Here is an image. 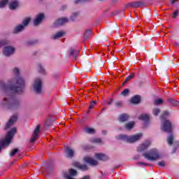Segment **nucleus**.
Masks as SVG:
<instances>
[{"instance_id": "nucleus-32", "label": "nucleus", "mask_w": 179, "mask_h": 179, "mask_svg": "<svg viewBox=\"0 0 179 179\" xmlns=\"http://www.w3.org/2000/svg\"><path fill=\"white\" fill-rule=\"evenodd\" d=\"M173 134H170L167 138L168 144L172 145L173 144Z\"/></svg>"}, {"instance_id": "nucleus-23", "label": "nucleus", "mask_w": 179, "mask_h": 179, "mask_svg": "<svg viewBox=\"0 0 179 179\" xmlns=\"http://www.w3.org/2000/svg\"><path fill=\"white\" fill-rule=\"evenodd\" d=\"M139 120H141V121H149V115L148 114H143L139 117Z\"/></svg>"}, {"instance_id": "nucleus-16", "label": "nucleus", "mask_w": 179, "mask_h": 179, "mask_svg": "<svg viewBox=\"0 0 179 179\" xmlns=\"http://www.w3.org/2000/svg\"><path fill=\"white\" fill-rule=\"evenodd\" d=\"M131 103L132 104H139L141 103V96L135 95L131 99Z\"/></svg>"}, {"instance_id": "nucleus-20", "label": "nucleus", "mask_w": 179, "mask_h": 179, "mask_svg": "<svg viewBox=\"0 0 179 179\" xmlns=\"http://www.w3.org/2000/svg\"><path fill=\"white\" fill-rule=\"evenodd\" d=\"M85 132H86V134H96V130L92 127H85L84 129Z\"/></svg>"}, {"instance_id": "nucleus-41", "label": "nucleus", "mask_w": 179, "mask_h": 179, "mask_svg": "<svg viewBox=\"0 0 179 179\" xmlns=\"http://www.w3.org/2000/svg\"><path fill=\"white\" fill-rule=\"evenodd\" d=\"M158 165L160 166L161 167H164L165 164H164V162H158Z\"/></svg>"}, {"instance_id": "nucleus-35", "label": "nucleus", "mask_w": 179, "mask_h": 179, "mask_svg": "<svg viewBox=\"0 0 179 179\" xmlns=\"http://www.w3.org/2000/svg\"><path fill=\"white\" fill-rule=\"evenodd\" d=\"M76 54H79V50L75 51L73 49H70V55H76Z\"/></svg>"}, {"instance_id": "nucleus-28", "label": "nucleus", "mask_w": 179, "mask_h": 179, "mask_svg": "<svg viewBox=\"0 0 179 179\" xmlns=\"http://www.w3.org/2000/svg\"><path fill=\"white\" fill-rule=\"evenodd\" d=\"M134 76H135V74L132 73L130 74L124 81V83H122V85L128 83V82H129V80H131V79H132V78H134Z\"/></svg>"}, {"instance_id": "nucleus-13", "label": "nucleus", "mask_w": 179, "mask_h": 179, "mask_svg": "<svg viewBox=\"0 0 179 179\" xmlns=\"http://www.w3.org/2000/svg\"><path fill=\"white\" fill-rule=\"evenodd\" d=\"M66 155L67 157H73L75 155V151L72 150L70 147H66L65 150Z\"/></svg>"}, {"instance_id": "nucleus-9", "label": "nucleus", "mask_w": 179, "mask_h": 179, "mask_svg": "<svg viewBox=\"0 0 179 179\" xmlns=\"http://www.w3.org/2000/svg\"><path fill=\"white\" fill-rule=\"evenodd\" d=\"M149 146H150V141H145L138 148L137 150L138 152H143V150H146Z\"/></svg>"}, {"instance_id": "nucleus-4", "label": "nucleus", "mask_w": 179, "mask_h": 179, "mask_svg": "<svg viewBox=\"0 0 179 179\" xmlns=\"http://www.w3.org/2000/svg\"><path fill=\"white\" fill-rule=\"evenodd\" d=\"M9 89L14 93H22L23 89H24V80L22 78H17L16 85L15 87H10Z\"/></svg>"}, {"instance_id": "nucleus-43", "label": "nucleus", "mask_w": 179, "mask_h": 179, "mask_svg": "<svg viewBox=\"0 0 179 179\" xmlns=\"http://www.w3.org/2000/svg\"><path fill=\"white\" fill-rule=\"evenodd\" d=\"M13 72L15 75H17L19 73V69H14Z\"/></svg>"}, {"instance_id": "nucleus-12", "label": "nucleus", "mask_w": 179, "mask_h": 179, "mask_svg": "<svg viewBox=\"0 0 179 179\" xmlns=\"http://www.w3.org/2000/svg\"><path fill=\"white\" fill-rule=\"evenodd\" d=\"M44 17V14H38L36 19L34 20V25L38 26L40 23H41V21L43 20V18Z\"/></svg>"}, {"instance_id": "nucleus-31", "label": "nucleus", "mask_w": 179, "mask_h": 179, "mask_svg": "<svg viewBox=\"0 0 179 179\" xmlns=\"http://www.w3.org/2000/svg\"><path fill=\"white\" fill-rule=\"evenodd\" d=\"M91 142H92L93 143H102L103 141L101 140V138H93L91 140Z\"/></svg>"}, {"instance_id": "nucleus-2", "label": "nucleus", "mask_w": 179, "mask_h": 179, "mask_svg": "<svg viewBox=\"0 0 179 179\" xmlns=\"http://www.w3.org/2000/svg\"><path fill=\"white\" fill-rule=\"evenodd\" d=\"M168 115L169 113H163V115L161 116V121L162 122L163 131H164V132H168V134H170L173 129V127L171 126V122H170L167 120Z\"/></svg>"}, {"instance_id": "nucleus-39", "label": "nucleus", "mask_w": 179, "mask_h": 179, "mask_svg": "<svg viewBox=\"0 0 179 179\" xmlns=\"http://www.w3.org/2000/svg\"><path fill=\"white\" fill-rule=\"evenodd\" d=\"M106 104H107V106H111V104H113V99H110L108 101H107Z\"/></svg>"}, {"instance_id": "nucleus-37", "label": "nucleus", "mask_w": 179, "mask_h": 179, "mask_svg": "<svg viewBox=\"0 0 179 179\" xmlns=\"http://www.w3.org/2000/svg\"><path fill=\"white\" fill-rule=\"evenodd\" d=\"M129 93V90L124 89L123 92H122V96H128V94Z\"/></svg>"}, {"instance_id": "nucleus-29", "label": "nucleus", "mask_w": 179, "mask_h": 179, "mask_svg": "<svg viewBox=\"0 0 179 179\" xmlns=\"http://www.w3.org/2000/svg\"><path fill=\"white\" fill-rule=\"evenodd\" d=\"M8 1L9 0H1L0 8H5V6H6V3H8Z\"/></svg>"}, {"instance_id": "nucleus-38", "label": "nucleus", "mask_w": 179, "mask_h": 179, "mask_svg": "<svg viewBox=\"0 0 179 179\" xmlns=\"http://www.w3.org/2000/svg\"><path fill=\"white\" fill-rule=\"evenodd\" d=\"M115 106L117 108L122 107V106H123L122 101H118L115 102Z\"/></svg>"}, {"instance_id": "nucleus-14", "label": "nucleus", "mask_w": 179, "mask_h": 179, "mask_svg": "<svg viewBox=\"0 0 179 179\" xmlns=\"http://www.w3.org/2000/svg\"><path fill=\"white\" fill-rule=\"evenodd\" d=\"M65 23H68L66 18H59L55 22V26H62V24H65Z\"/></svg>"}, {"instance_id": "nucleus-40", "label": "nucleus", "mask_w": 179, "mask_h": 179, "mask_svg": "<svg viewBox=\"0 0 179 179\" xmlns=\"http://www.w3.org/2000/svg\"><path fill=\"white\" fill-rule=\"evenodd\" d=\"M138 166H150V164H145L143 162H138Z\"/></svg>"}, {"instance_id": "nucleus-36", "label": "nucleus", "mask_w": 179, "mask_h": 179, "mask_svg": "<svg viewBox=\"0 0 179 179\" xmlns=\"http://www.w3.org/2000/svg\"><path fill=\"white\" fill-rule=\"evenodd\" d=\"M38 71L41 73H45V71H44V69H43V67L41 66V65H38Z\"/></svg>"}, {"instance_id": "nucleus-22", "label": "nucleus", "mask_w": 179, "mask_h": 179, "mask_svg": "<svg viewBox=\"0 0 179 179\" xmlns=\"http://www.w3.org/2000/svg\"><path fill=\"white\" fill-rule=\"evenodd\" d=\"M64 34H65V32L60 31L59 32H57L54 36L53 38L54 40H57V38H59L61 37H62V36H64Z\"/></svg>"}, {"instance_id": "nucleus-27", "label": "nucleus", "mask_w": 179, "mask_h": 179, "mask_svg": "<svg viewBox=\"0 0 179 179\" xmlns=\"http://www.w3.org/2000/svg\"><path fill=\"white\" fill-rule=\"evenodd\" d=\"M24 29V26L23 25H19L14 29V33H19V31H22Z\"/></svg>"}, {"instance_id": "nucleus-46", "label": "nucleus", "mask_w": 179, "mask_h": 179, "mask_svg": "<svg viewBox=\"0 0 179 179\" xmlns=\"http://www.w3.org/2000/svg\"><path fill=\"white\" fill-rule=\"evenodd\" d=\"M5 88H8V87H6V85H4L3 86V89H5Z\"/></svg>"}, {"instance_id": "nucleus-45", "label": "nucleus", "mask_w": 179, "mask_h": 179, "mask_svg": "<svg viewBox=\"0 0 179 179\" xmlns=\"http://www.w3.org/2000/svg\"><path fill=\"white\" fill-rule=\"evenodd\" d=\"M155 113H160V110L156 109V110H155Z\"/></svg>"}, {"instance_id": "nucleus-7", "label": "nucleus", "mask_w": 179, "mask_h": 179, "mask_svg": "<svg viewBox=\"0 0 179 179\" xmlns=\"http://www.w3.org/2000/svg\"><path fill=\"white\" fill-rule=\"evenodd\" d=\"M16 121H17V116L16 115L12 116L9 119L8 122L6 123L5 129H9V128H10V127H12L15 124V122H16Z\"/></svg>"}, {"instance_id": "nucleus-24", "label": "nucleus", "mask_w": 179, "mask_h": 179, "mask_svg": "<svg viewBox=\"0 0 179 179\" xmlns=\"http://www.w3.org/2000/svg\"><path fill=\"white\" fill-rule=\"evenodd\" d=\"M17 6H19V3L17 1H13L10 3V9H16Z\"/></svg>"}, {"instance_id": "nucleus-17", "label": "nucleus", "mask_w": 179, "mask_h": 179, "mask_svg": "<svg viewBox=\"0 0 179 179\" xmlns=\"http://www.w3.org/2000/svg\"><path fill=\"white\" fill-rule=\"evenodd\" d=\"M128 120H129V116L125 113L119 117V121H120V122H125V121H128Z\"/></svg>"}, {"instance_id": "nucleus-19", "label": "nucleus", "mask_w": 179, "mask_h": 179, "mask_svg": "<svg viewBox=\"0 0 179 179\" xmlns=\"http://www.w3.org/2000/svg\"><path fill=\"white\" fill-rule=\"evenodd\" d=\"M168 103H169V104H171V106H179V101L176 99H169Z\"/></svg>"}, {"instance_id": "nucleus-1", "label": "nucleus", "mask_w": 179, "mask_h": 179, "mask_svg": "<svg viewBox=\"0 0 179 179\" xmlns=\"http://www.w3.org/2000/svg\"><path fill=\"white\" fill-rule=\"evenodd\" d=\"M143 156H144L147 160H150V162H155L163 157V155H162L159 150L155 148L148 152L143 153Z\"/></svg>"}, {"instance_id": "nucleus-26", "label": "nucleus", "mask_w": 179, "mask_h": 179, "mask_svg": "<svg viewBox=\"0 0 179 179\" xmlns=\"http://www.w3.org/2000/svg\"><path fill=\"white\" fill-rule=\"evenodd\" d=\"M163 103H164V101H163L162 99H157L154 101L155 106H160L163 104Z\"/></svg>"}, {"instance_id": "nucleus-44", "label": "nucleus", "mask_w": 179, "mask_h": 179, "mask_svg": "<svg viewBox=\"0 0 179 179\" xmlns=\"http://www.w3.org/2000/svg\"><path fill=\"white\" fill-rule=\"evenodd\" d=\"M6 44V43H5L4 41H1L0 42V47H3V45H5Z\"/></svg>"}, {"instance_id": "nucleus-11", "label": "nucleus", "mask_w": 179, "mask_h": 179, "mask_svg": "<svg viewBox=\"0 0 179 179\" xmlns=\"http://www.w3.org/2000/svg\"><path fill=\"white\" fill-rule=\"evenodd\" d=\"M84 162H85V163H88L91 166H97V161L89 157H84Z\"/></svg>"}, {"instance_id": "nucleus-21", "label": "nucleus", "mask_w": 179, "mask_h": 179, "mask_svg": "<svg viewBox=\"0 0 179 179\" xmlns=\"http://www.w3.org/2000/svg\"><path fill=\"white\" fill-rule=\"evenodd\" d=\"M134 127H135V122H129V123H127L125 124V128L126 129H128V130L132 129Z\"/></svg>"}, {"instance_id": "nucleus-49", "label": "nucleus", "mask_w": 179, "mask_h": 179, "mask_svg": "<svg viewBox=\"0 0 179 179\" xmlns=\"http://www.w3.org/2000/svg\"><path fill=\"white\" fill-rule=\"evenodd\" d=\"M155 115H157V113H155Z\"/></svg>"}, {"instance_id": "nucleus-3", "label": "nucleus", "mask_w": 179, "mask_h": 179, "mask_svg": "<svg viewBox=\"0 0 179 179\" xmlns=\"http://www.w3.org/2000/svg\"><path fill=\"white\" fill-rule=\"evenodd\" d=\"M118 139H121L124 142H128L129 143H134V142H136L142 138V134H135L134 136H128L127 135H120L118 136Z\"/></svg>"}, {"instance_id": "nucleus-15", "label": "nucleus", "mask_w": 179, "mask_h": 179, "mask_svg": "<svg viewBox=\"0 0 179 179\" xmlns=\"http://www.w3.org/2000/svg\"><path fill=\"white\" fill-rule=\"evenodd\" d=\"M95 157H96L98 160H102V162H106V160H108V156L105 154H96Z\"/></svg>"}, {"instance_id": "nucleus-47", "label": "nucleus", "mask_w": 179, "mask_h": 179, "mask_svg": "<svg viewBox=\"0 0 179 179\" xmlns=\"http://www.w3.org/2000/svg\"><path fill=\"white\" fill-rule=\"evenodd\" d=\"M6 100H7L6 99H3L4 101H6Z\"/></svg>"}, {"instance_id": "nucleus-6", "label": "nucleus", "mask_w": 179, "mask_h": 179, "mask_svg": "<svg viewBox=\"0 0 179 179\" xmlns=\"http://www.w3.org/2000/svg\"><path fill=\"white\" fill-rule=\"evenodd\" d=\"M15 52V48L12 46H6L3 50V53L6 57H9V55H12Z\"/></svg>"}, {"instance_id": "nucleus-25", "label": "nucleus", "mask_w": 179, "mask_h": 179, "mask_svg": "<svg viewBox=\"0 0 179 179\" xmlns=\"http://www.w3.org/2000/svg\"><path fill=\"white\" fill-rule=\"evenodd\" d=\"M91 34H92V30L90 29L86 30L84 34L85 40H87V38L90 37Z\"/></svg>"}, {"instance_id": "nucleus-8", "label": "nucleus", "mask_w": 179, "mask_h": 179, "mask_svg": "<svg viewBox=\"0 0 179 179\" xmlns=\"http://www.w3.org/2000/svg\"><path fill=\"white\" fill-rule=\"evenodd\" d=\"M38 134H40V126H36L30 139L31 143H33L38 138Z\"/></svg>"}, {"instance_id": "nucleus-30", "label": "nucleus", "mask_w": 179, "mask_h": 179, "mask_svg": "<svg viewBox=\"0 0 179 179\" xmlns=\"http://www.w3.org/2000/svg\"><path fill=\"white\" fill-rule=\"evenodd\" d=\"M97 104V102L96 101H92L89 106V110H92V108H94L96 105Z\"/></svg>"}, {"instance_id": "nucleus-18", "label": "nucleus", "mask_w": 179, "mask_h": 179, "mask_svg": "<svg viewBox=\"0 0 179 179\" xmlns=\"http://www.w3.org/2000/svg\"><path fill=\"white\" fill-rule=\"evenodd\" d=\"M74 166H76V167H78V169H80V170H83L84 171L87 170V166L82 165V164H79L78 162H76L74 164Z\"/></svg>"}, {"instance_id": "nucleus-48", "label": "nucleus", "mask_w": 179, "mask_h": 179, "mask_svg": "<svg viewBox=\"0 0 179 179\" xmlns=\"http://www.w3.org/2000/svg\"><path fill=\"white\" fill-rule=\"evenodd\" d=\"M15 104H17V102H15V103H13V105H15Z\"/></svg>"}, {"instance_id": "nucleus-33", "label": "nucleus", "mask_w": 179, "mask_h": 179, "mask_svg": "<svg viewBox=\"0 0 179 179\" xmlns=\"http://www.w3.org/2000/svg\"><path fill=\"white\" fill-rule=\"evenodd\" d=\"M29 23H30V17L26 18V19L22 22L23 26H27V25L29 24Z\"/></svg>"}, {"instance_id": "nucleus-42", "label": "nucleus", "mask_w": 179, "mask_h": 179, "mask_svg": "<svg viewBox=\"0 0 179 179\" xmlns=\"http://www.w3.org/2000/svg\"><path fill=\"white\" fill-rule=\"evenodd\" d=\"M178 15V10H176L174 13H173V17H177V15Z\"/></svg>"}, {"instance_id": "nucleus-10", "label": "nucleus", "mask_w": 179, "mask_h": 179, "mask_svg": "<svg viewBox=\"0 0 179 179\" xmlns=\"http://www.w3.org/2000/svg\"><path fill=\"white\" fill-rule=\"evenodd\" d=\"M143 3L141 1H131L127 4L129 8H141Z\"/></svg>"}, {"instance_id": "nucleus-34", "label": "nucleus", "mask_w": 179, "mask_h": 179, "mask_svg": "<svg viewBox=\"0 0 179 179\" xmlns=\"http://www.w3.org/2000/svg\"><path fill=\"white\" fill-rule=\"evenodd\" d=\"M17 152H19V150L17 148L13 150L10 153V156H11V157L15 156V155H16V153H17Z\"/></svg>"}, {"instance_id": "nucleus-5", "label": "nucleus", "mask_w": 179, "mask_h": 179, "mask_svg": "<svg viewBox=\"0 0 179 179\" xmlns=\"http://www.w3.org/2000/svg\"><path fill=\"white\" fill-rule=\"evenodd\" d=\"M43 87V84L41 83V80L39 78H37L35 80L34 83V90L38 94H40L41 93Z\"/></svg>"}]
</instances>
